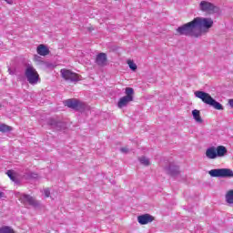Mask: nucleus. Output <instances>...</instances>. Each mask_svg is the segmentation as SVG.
<instances>
[{
  "instance_id": "5",
  "label": "nucleus",
  "mask_w": 233,
  "mask_h": 233,
  "mask_svg": "<svg viewBox=\"0 0 233 233\" xmlns=\"http://www.w3.org/2000/svg\"><path fill=\"white\" fill-rule=\"evenodd\" d=\"M198 8L201 12H205V14H217V12H219V8L218 6L205 0L199 3Z\"/></svg>"
},
{
  "instance_id": "30",
  "label": "nucleus",
  "mask_w": 233,
  "mask_h": 233,
  "mask_svg": "<svg viewBox=\"0 0 233 233\" xmlns=\"http://www.w3.org/2000/svg\"><path fill=\"white\" fill-rule=\"evenodd\" d=\"M35 59H39V56H35Z\"/></svg>"
},
{
  "instance_id": "9",
  "label": "nucleus",
  "mask_w": 233,
  "mask_h": 233,
  "mask_svg": "<svg viewBox=\"0 0 233 233\" xmlns=\"http://www.w3.org/2000/svg\"><path fill=\"white\" fill-rule=\"evenodd\" d=\"M47 125L51 127V128H55V130H61L63 127H65V124L61 121H59L57 118H48Z\"/></svg>"
},
{
  "instance_id": "15",
  "label": "nucleus",
  "mask_w": 233,
  "mask_h": 233,
  "mask_svg": "<svg viewBox=\"0 0 233 233\" xmlns=\"http://www.w3.org/2000/svg\"><path fill=\"white\" fill-rule=\"evenodd\" d=\"M206 157L208 159H216L218 157L216 147H211L206 150Z\"/></svg>"
},
{
  "instance_id": "8",
  "label": "nucleus",
  "mask_w": 233,
  "mask_h": 233,
  "mask_svg": "<svg viewBox=\"0 0 233 233\" xmlns=\"http://www.w3.org/2000/svg\"><path fill=\"white\" fill-rule=\"evenodd\" d=\"M19 200L23 205H30L31 207H34L35 208H37L39 207V201L35 200L34 197L30 195H21Z\"/></svg>"
},
{
  "instance_id": "1",
  "label": "nucleus",
  "mask_w": 233,
  "mask_h": 233,
  "mask_svg": "<svg viewBox=\"0 0 233 233\" xmlns=\"http://www.w3.org/2000/svg\"><path fill=\"white\" fill-rule=\"evenodd\" d=\"M212 26H214V20H212V18L198 16L191 22L177 27L176 32L178 35H186V37L198 39L201 37L203 34L208 33Z\"/></svg>"
},
{
  "instance_id": "28",
  "label": "nucleus",
  "mask_w": 233,
  "mask_h": 233,
  "mask_svg": "<svg viewBox=\"0 0 233 233\" xmlns=\"http://www.w3.org/2000/svg\"><path fill=\"white\" fill-rule=\"evenodd\" d=\"M8 5H12V0H5Z\"/></svg>"
},
{
  "instance_id": "10",
  "label": "nucleus",
  "mask_w": 233,
  "mask_h": 233,
  "mask_svg": "<svg viewBox=\"0 0 233 233\" xmlns=\"http://www.w3.org/2000/svg\"><path fill=\"white\" fill-rule=\"evenodd\" d=\"M165 171L173 177L178 176L179 174V167L176 166L174 163H170L168 167H165Z\"/></svg>"
},
{
  "instance_id": "14",
  "label": "nucleus",
  "mask_w": 233,
  "mask_h": 233,
  "mask_svg": "<svg viewBox=\"0 0 233 233\" xmlns=\"http://www.w3.org/2000/svg\"><path fill=\"white\" fill-rule=\"evenodd\" d=\"M36 52L39 56H48L50 54V50L45 45H39L36 48Z\"/></svg>"
},
{
  "instance_id": "27",
  "label": "nucleus",
  "mask_w": 233,
  "mask_h": 233,
  "mask_svg": "<svg viewBox=\"0 0 233 233\" xmlns=\"http://www.w3.org/2000/svg\"><path fill=\"white\" fill-rule=\"evenodd\" d=\"M8 72H9V74H10L11 76H14V75L15 74L14 71H12L11 68L8 69Z\"/></svg>"
},
{
  "instance_id": "2",
  "label": "nucleus",
  "mask_w": 233,
  "mask_h": 233,
  "mask_svg": "<svg viewBox=\"0 0 233 233\" xmlns=\"http://www.w3.org/2000/svg\"><path fill=\"white\" fill-rule=\"evenodd\" d=\"M196 97L198 99H201L205 103V105H209V106H213L215 110H224L223 105H221L219 102L216 101L210 94L205 92V91H196L195 92Z\"/></svg>"
},
{
  "instance_id": "13",
  "label": "nucleus",
  "mask_w": 233,
  "mask_h": 233,
  "mask_svg": "<svg viewBox=\"0 0 233 233\" xmlns=\"http://www.w3.org/2000/svg\"><path fill=\"white\" fill-rule=\"evenodd\" d=\"M96 63L98 65V66H105V65H106V54L99 53L96 56Z\"/></svg>"
},
{
  "instance_id": "18",
  "label": "nucleus",
  "mask_w": 233,
  "mask_h": 233,
  "mask_svg": "<svg viewBox=\"0 0 233 233\" xmlns=\"http://www.w3.org/2000/svg\"><path fill=\"white\" fill-rule=\"evenodd\" d=\"M138 161L140 162L141 165L144 167H150V159L147 158V157H140L138 158Z\"/></svg>"
},
{
  "instance_id": "7",
  "label": "nucleus",
  "mask_w": 233,
  "mask_h": 233,
  "mask_svg": "<svg viewBox=\"0 0 233 233\" xmlns=\"http://www.w3.org/2000/svg\"><path fill=\"white\" fill-rule=\"evenodd\" d=\"M60 74L66 81H69L70 83H77V81H81L79 75L68 69H61Z\"/></svg>"
},
{
  "instance_id": "31",
  "label": "nucleus",
  "mask_w": 233,
  "mask_h": 233,
  "mask_svg": "<svg viewBox=\"0 0 233 233\" xmlns=\"http://www.w3.org/2000/svg\"><path fill=\"white\" fill-rule=\"evenodd\" d=\"M0 108H1V105H0Z\"/></svg>"
},
{
  "instance_id": "17",
  "label": "nucleus",
  "mask_w": 233,
  "mask_h": 233,
  "mask_svg": "<svg viewBox=\"0 0 233 233\" xmlns=\"http://www.w3.org/2000/svg\"><path fill=\"white\" fill-rule=\"evenodd\" d=\"M216 152H217V157H223V156H225V154H227V147H225L223 146H218L216 148Z\"/></svg>"
},
{
  "instance_id": "29",
  "label": "nucleus",
  "mask_w": 233,
  "mask_h": 233,
  "mask_svg": "<svg viewBox=\"0 0 233 233\" xmlns=\"http://www.w3.org/2000/svg\"><path fill=\"white\" fill-rule=\"evenodd\" d=\"M3 196H5V193L0 192V198H3Z\"/></svg>"
},
{
  "instance_id": "24",
  "label": "nucleus",
  "mask_w": 233,
  "mask_h": 233,
  "mask_svg": "<svg viewBox=\"0 0 233 233\" xmlns=\"http://www.w3.org/2000/svg\"><path fill=\"white\" fill-rule=\"evenodd\" d=\"M120 152H122L123 154H128L130 150L128 149V147H121Z\"/></svg>"
},
{
  "instance_id": "3",
  "label": "nucleus",
  "mask_w": 233,
  "mask_h": 233,
  "mask_svg": "<svg viewBox=\"0 0 233 233\" xmlns=\"http://www.w3.org/2000/svg\"><path fill=\"white\" fill-rule=\"evenodd\" d=\"M25 76L29 85H37L39 83V73L32 66L28 65L26 66Z\"/></svg>"
},
{
  "instance_id": "21",
  "label": "nucleus",
  "mask_w": 233,
  "mask_h": 233,
  "mask_svg": "<svg viewBox=\"0 0 233 233\" xmlns=\"http://www.w3.org/2000/svg\"><path fill=\"white\" fill-rule=\"evenodd\" d=\"M10 131H12V127L10 126L0 123V132H10Z\"/></svg>"
},
{
  "instance_id": "20",
  "label": "nucleus",
  "mask_w": 233,
  "mask_h": 233,
  "mask_svg": "<svg viewBox=\"0 0 233 233\" xmlns=\"http://www.w3.org/2000/svg\"><path fill=\"white\" fill-rule=\"evenodd\" d=\"M0 233H15V231L11 227L4 226L0 228Z\"/></svg>"
},
{
  "instance_id": "12",
  "label": "nucleus",
  "mask_w": 233,
  "mask_h": 233,
  "mask_svg": "<svg viewBox=\"0 0 233 233\" xmlns=\"http://www.w3.org/2000/svg\"><path fill=\"white\" fill-rule=\"evenodd\" d=\"M65 106L73 108V110H78L81 104L76 99H67L65 101Z\"/></svg>"
},
{
  "instance_id": "16",
  "label": "nucleus",
  "mask_w": 233,
  "mask_h": 233,
  "mask_svg": "<svg viewBox=\"0 0 233 233\" xmlns=\"http://www.w3.org/2000/svg\"><path fill=\"white\" fill-rule=\"evenodd\" d=\"M193 119H195L196 123H203V118H201V112L198 109H194L192 111Z\"/></svg>"
},
{
  "instance_id": "25",
  "label": "nucleus",
  "mask_w": 233,
  "mask_h": 233,
  "mask_svg": "<svg viewBox=\"0 0 233 233\" xmlns=\"http://www.w3.org/2000/svg\"><path fill=\"white\" fill-rule=\"evenodd\" d=\"M44 194L46 198H50V189L48 188L44 189Z\"/></svg>"
},
{
  "instance_id": "23",
  "label": "nucleus",
  "mask_w": 233,
  "mask_h": 233,
  "mask_svg": "<svg viewBox=\"0 0 233 233\" xmlns=\"http://www.w3.org/2000/svg\"><path fill=\"white\" fill-rule=\"evenodd\" d=\"M6 174L8 177L11 179V181H15V176H14V171L8 170Z\"/></svg>"
},
{
  "instance_id": "26",
  "label": "nucleus",
  "mask_w": 233,
  "mask_h": 233,
  "mask_svg": "<svg viewBox=\"0 0 233 233\" xmlns=\"http://www.w3.org/2000/svg\"><path fill=\"white\" fill-rule=\"evenodd\" d=\"M228 105L233 108V99L228 100Z\"/></svg>"
},
{
  "instance_id": "19",
  "label": "nucleus",
  "mask_w": 233,
  "mask_h": 233,
  "mask_svg": "<svg viewBox=\"0 0 233 233\" xmlns=\"http://www.w3.org/2000/svg\"><path fill=\"white\" fill-rule=\"evenodd\" d=\"M226 201L229 205L233 204V189L229 190L226 195Z\"/></svg>"
},
{
  "instance_id": "6",
  "label": "nucleus",
  "mask_w": 233,
  "mask_h": 233,
  "mask_svg": "<svg viewBox=\"0 0 233 233\" xmlns=\"http://www.w3.org/2000/svg\"><path fill=\"white\" fill-rule=\"evenodd\" d=\"M211 177H233V171L228 168H218L208 171Z\"/></svg>"
},
{
  "instance_id": "11",
  "label": "nucleus",
  "mask_w": 233,
  "mask_h": 233,
  "mask_svg": "<svg viewBox=\"0 0 233 233\" xmlns=\"http://www.w3.org/2000/svg\"><path fill=\"white\" fill-rule=\"evenodd\" d=\"M137 221L140 225H148L154 221V218L150 214H144L137 217Z\"/></svg>"
},
{
  "instance_id": "4",
  "label": "nucleus",
  "mask_w": 233,
  "mask_h": 233,
  "mask_svg": "<svg viewBox=\"0 0 233 233\" xmlns=\"http://www.w3.org/2000/svg\"><path fill=\"white\" fill-rule=\"evenodd\" d=\"M125 94L126 96H122L117 103L118 108H125L128 103H132V101H134V88L127 87Z\"/></svg>"
},
{
  "instance_id": "22",
  "label": "nucleus",
  "mask_w": 233,
  "mask_h": 233,
  "mask_svg": "<svg viewBox=\"0 0 233 233\" xmlns=\"http://www.w3.org/2000/svg\"><path fill=\"white\" fill-rule=\"evenodd\" d=\"M127 65L131 70H133V71L137 70V65H136V63H134V61H132V60L127 61Z\"/></svg>"
}]
</instances>
